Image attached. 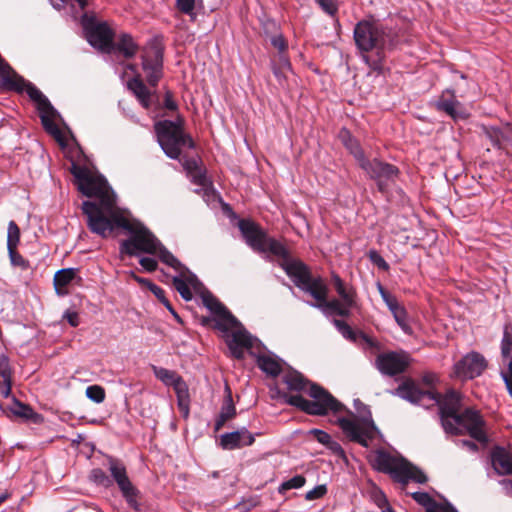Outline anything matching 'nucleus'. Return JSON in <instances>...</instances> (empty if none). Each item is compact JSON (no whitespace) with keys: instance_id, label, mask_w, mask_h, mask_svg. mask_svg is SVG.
<instances>
[{"instance_id":"f257e3e1","label":"nucleus","mask_w":512,"mask_h":512,"mask_svg":"<svg viewBox=\"0 0 512 512\" xmlns=\"http://www.w3.org/2000/svg\"><path fill=\"white\" fill-rule=\"evenodd\" d=\"M69 171L74 177L77 189L86 197L97 200L82 203L87 227L92 233L106 238L116 228H121L130 235L120 242L121 255L156 254L160 240L142 222L128 218L116 206V196L112 188L97 169L82 162H71Z\"/></svg>"},{"instance_id":"f03ea898","label":"nucleus","mask_w":512,"mask_h":512,"mask_svg":"<svg viewBox=\"0 0 512 512\" xmlns=\"http://www.w3.org/2000/svg\"><path fill=\"white\" fill-rule=\"evenodd\" d=\"M390 393L412 404L427 407L437 404L445 433L456 436L468 434L479 443L488 442L486 422L480 411L469 407L460 412L461 395L455 390H449L442 396L434 390L421 389L414 380L407 378Z\"/></svg>"},{"instance_id":"7ed1b4c3","label":"nucleus","mask_w":512,"mask_h":512,"mask_svg":"<svg viewBox=\"0 0 512 512\" xmlns=\"http://www.w3.org/2000/svg\"><path fill=\"white\" fill-rule=\"evenodd\" d=\"M308 393L313 400H308L301 395H288L286 393L282 397L287 404L313 416H325L329 412L336 414L346 411L353 418L339 417L336 424L350 441L365 448L370 446V442L375 439L379 430L373 421L371 411L366 405L360 400H355V406L360 413V418L356 419L351 410L347 409L344 404L322 386L311 383Z\"/></svg>"},{"instance_id":"20e7f679","label":"nucleus","mask_w":512,"mask_h":512,"mask_svg":"<svg viewBox=\"0 0 512 512\" xmlns=\"http://www.w3.org/2000/svg\"><path fill=\"white\" fill-rule=\"evenodd\" d=\"M354 41L364 62L374 71L383 67L385 50L396 42V33L388 26L374 19L359 21L353 32Z\"/></svg>"},{"instance_id":"39448f33","label":"nucleus","mask_w":512,"mask_h":512,"mask_svg":"<svg viewBox=\"0 0 512 512\" xmlns=\"http://www.w3.org/2000/svg\"><path fill=\"white\" fill-rule=\"evenodd\" d=\"M0 83L10 90L17 92L25 91L29 98L36 104L44 129L51 134L62 147H64L63 134L55 123L57 111L51 105L48 98L34 84L19 76L5 62L0 64Z\"/></svg>"},{"instance_id":"423d86ee","label":"nucleus","mask_w":512,"mask_h":512,"mask_svg":"<svg viewBox=\"0 0 512 512\" xmlns=\"http://www.w3.org/2000/svg\"><path fill=\"white\" fill-rule=\"evenodd\" d=\"M154 129L159 145L169 158L177 159L186 150L196 147L190 134L185 132L184 120L180 117L175 121H158Z\"/></svg>"},{"instance_id":"0eeeda50","label":"nucleus","mask_w":512,"mask_h":512,"mask_svg":"<svg viewBox=\"0 0 512 512\" xmlns=\"http://www.w3.org/2000/svg\"><path fill=\"white\" fill-rule=\"evenodd\" d=\"M280 267L293 281L294 285L305 293L311 295L315 300L322 299L324 280L318 276L313 277L309 267L299 259H292L287 250L285 257H280Z\"/></svg>"},{"instance_id":"6e6552de","label":"nucleus","mask_w":512,"mask_h":512,"mask_svg":"<svg viewBox=\"0 0 512 512\" xmlns=\"http://www.w3.org/2000/svg\"><path fill=\"white\" fill-rule=\"evenodd\" d=\"M238 228L246 244L257 253H271L276 257H285L287 248L284 244L273 237L256 222L250 219H241Z\"/></svg>"},{"instance_id":"1a4fd4ad","label":"nucleus","mask_w":512,"mask_h":512,"mask_svg":"<svg viewBox=\"0 0 512 512\" xmlns=\"http://www.w3.org/2000/svg\"><path fill=\"white\" fill-rule=\"evenodd\" d=\"M107 462L111 477L116 482L127 505L135 511H140L141 503L139 499L141 493L129 479L127 469L123 462L112 456L107 458Z\"/></svg>"},{"instance_id":"9d476101","label":"nucleus","mask_w":512,"mask_h":512,"mask_svg":"<svg viewBox=\"0 0 512 512\" xmlns=\"http://www.w3.org/2000/svg\"><path fill=\"white\" fill-rule=\"evenodd\" d=\"M81 24L88 42L96 49L110 53L114 48V31L105 22H96L95 17L88 13L81 16Z\"/></svg>"},{"instance_id":"9b49d317","label":"nucleus","mask_w":512,"mask_h":512,"mask_svg":"<svg viewBox=\"0 0 512 512\" xmlns=\"http://www.w3.org/2000/svg\"><path fill=\"white\" fill-rule=\"evenodd\" d=\"M361 168L376 182L378 191L388 196L390 186L395 183L399 169L388 162H360Z\"/></svg>"},{"instance_id":"f8f14e48","label":"nucleus","mask_w":512,"mask_h":512,"mask_svg":"<svg viewBox=\"0 0 512 512\" xmlns=\"http://www.w3.org/2000/svg\"><path fill=\"white\" fill-rule=\"evenodd\" d=\"M410 363V355L404 351L380 353L375 359V366L379 372L390 377L404 373Z\"/></svg>"},{"instance_id":"ddd939ff","label":"nucleus","mask_w":512,"mask_h":512,"mask_svg":"<svg viewBox=\"0 0 512 512\" xmlns=\"http://www.w3.org/2000/svg\"><path fill=\"white\" fill-rule=\"evenodd\" d=\"M204 306L214 315L216 327L226 332L229 327L240 325L238 319L210 292L202 295Z\"/></svg>"},{"instance_id":"4468645a","label":"nucleus","mask_w":512,"mask_h":512,"mask_svg":"<svg viewBox=\"0 0 512 512\" xmlns=\"http://www.w3.org/2000/svg\"><path fill=\"white\" fill-rule=\"evenodd\" d=\"M486 368L487 361L484 356L472 351L454 364V374L460 379H474L479 377Z\"/></svg>"},{"instance_id":"2eb2a0df","label":"nucleus","mask_w":512,"mask_h":512,"mask_svg":"<svg viewBox=\"0 0 512 512\" xmlns=\"http://www.w3.org/2000/svg\"><path fill=\"white\" fill-rule=\"evenodd\" d=\"M142 69L146 80L152 87H156L163 75V54L159 49L153 48L142 55Z\"/></svg>"},{"instance_id":"dca6fc26","label":"nucleus","mask_w":512,"mask_h":512,"mask_svg":"<svg viewBox=\"0 0 512 512\" xmlns=\"http://www.w3.org/2000/svg\"><path fill=\"white\" fill-rule=\"evenodd\" d=\"M435 108L438 111L446 113L454 121L465 120L469 117V112L465 106L456 99L452 90H445L435 102Z\"/></svg>"},{"instance_id":"f3484780","label":"nucleus","mask_w":512,"mask_h":512,"mask_svg":"<svg viewBox=\"0 0 512 512\" xmlns=\"http://www.w3.org/2000/svg\"><path fill=\"white\" fill-rule=\"evenodd\" d=\"M377 289L402 331L405 334L411 335L413 330L408 322V314L405 307L402 306L397 298L390 294L380 282L377 283Z\"/></svg>"},{"instance_id":"a211bd4d","label":"nucleus","mask_w":512,"mask_h":512,"mask_svg":"<svg viewBox=\"0 0 512 512\" xmlns=\"http://www.w3.org/2000/svg\"><path fill=\"white\" fill-rule=\"evenodd\" d=\"M370 462L375 470L389 474L396 481L405 460L394 457L385 450H377Z\"/></svg>"},{"instance_id":"6ab92c4d","label":"nucleus","mask_w":512,"mask_h":512,"mask_svg":"<svg viewBox=\"0 0 512 512\" xmlns=\"http://www.w3.org/2000/svg\"><path fill=\"white\" fill-rule=\"evenodd\" d=\"M261 433L252 434L246 427L224 433L220 436V446L224 450H235L251 446L255 442V436Z\"/></svg>"},{"instance_id":"aec40b11","label":"nucleus","mask_w":512,"mask_h":512,"mask_svg":"<svg viewBox=\"0 0 512 512\" xmlns=\"http://www.w3.org/2000/svg\"><path fill=\"white\" fill-rule=\"evenodd\" d=\"M322 299L315 300L316 302H309V305L320 309L326 316L337 315L341 317H349L351 309L354 306H348L343 301L338 299L327 300L328 287L326 283L323 285Z\"/></svg>"},{"instance_id":"412c9836","label":"nucleus","mask_w":512,"mask_h":512,"mask_svg":"<svg viewBox=\"0 0 512 512\" xmlns=\"http://www.w3.org/2000/svg\"><path fill=\"white\" fill-rule=\"evenodd\" d=\"M491 466L498 476L512 475V452L500 445H495L489 454Z\"/></svg>"},{"instance_id":"4be33fe9","label":"nucleus","mask_w":512,"mask_h":512,"mask_svg":"<svg viewBox=\"0 0 512 512\" xmlns=\"http://www.w3.org/2000/svg\"><path fill=\"white\" fill-rule=\"evenodd\" d=\"M236 330L226 340L231 355L236 359L244 358V349L252 347V337L242 324L234 327Z\"/></svg>"},{"instance_id":"5701e85b","label":"nucleus","mask_w":512,"mask_h":512,"mask_svg":"<svg viewBox=\"0 0 512 512\" xmlns=\"http://www.w3.org/2000/svg\"><path fill=\"white\" fill-rule=\"evenodd\" d=\"M129 90L133 92L141 106L145 109H150L156 101L155 93L151 92L144 84L140 75H136L127 83Z\"/></svg>"},{"instance_id":"b1692460","label":"nucleus","mask_w":512,"mask_h":512,"mask_svg":"<svg viewBox=\"0 0 512 512\" xmlns=\"http://www.w3.org/2000/svg\"><path fill=\"white\" fill-rule=\"evenodd\" d=\"M183 170L193 184L204 189L212 185L211 179L207 176L204 162H183Z\"/></svg>"},{"instance_id":"393cba45","label":"nucleus","mask_w":512,"mask_h":512,"mask_svg":"<svg viewBox=\"0 0 512 512\" xmlns=\"http://www.w3.org/2000/svg\"><path fill=\"white\" fill-rule=\"evenodd\" d=\"M411 496L415 502L426 508L425 512H458L451 503H438L427 492H414Z\"/></svg>"},{"instance_id":"a878e982","label":"nucleus","mask_w":512,"mask_h":512,"mask_svg":"<svg viewBox=\"0 0 512 512\" xmlns=\"http://www.w3.org/2000/svg\"><path fill=\"white\" fill-rule=\"evenodd\" d=\"M156 254L162 263L173 268L181 275H187L188 280H196V275L181 263L161 242Z\"/></svg>"},{"instance_id":"bb28decb","label":"nucleus","mask_w":512,"mask_h":512,"mask_svg":"<svg viewBox=\"0 0 512 512\" xmlns=\"http://www.w3.org/2000/svg\"><path fill=\"white\" fill-rule=\"evenodd\" d=\"M236 416V408L233 403L231 389L228 384L225 385V398L221 406L220 413L215 421L214 430L219 431L224 424Z\"/></svg>"},{"instance_id":"cd10ccee","label":"nucleus","mask_w":512,"mask_h":512,"mask_svg":"<svg viewBox=\"0 0 512 512\" xmlns=\"http://www.w3.org/2000/svg\"><path fill=\"white\" fill-rule=\"evenodd\" d=\"M332 283L335 291L343 301L348 306H356L357 304V292L356 289L352 285L346 284L338 274L332 273Z\"/></svg>"},{"instance_id":"c85d7f7f","label":"nucleus","mask_w":512,"mask_h":512,"mask_svg":"<svg viewBox=\"0 0 512 512\" xmlns=\"http://www.w3.org/2000/svg\"><path fill=\"white\" fill-rule=\"evenodd\" d=\"M12 374L8 356L0 354V393L4 398H9L11 395Z\"/></svg>"},{"instance_id":"c756f323","label":"nucleus","mask_w":512,"mask_h":512,"mask_svg":"<svg viewBox=\"0 0 512 512\" xmlns=\"http://www.w3.org/2000/svg\"><path fill=\"white\" fill-rule=\"evenodd\" d=\"M177 397V406L184 419L189 417L190 413V394L187 383L183 378L177 379L175 385H173Z\"/></svg>"},{"instance_id":"7c9ffc66","label":"nucleus","mask_w":512,"mask_h":512,"mask_svg":"<svg viewBox=\"0 0 512 512\" xmlns=\"http://www.w3.org/2000/svg\"><path fill=\"white\" fill-rule=\"evenodd\" d=\"M396 481L402 484H407L409 481L424 484L428 481V477L417 466H414L405 460L401 469V473L399 474Z\"/></svg>"},{"instance_id":"2f4dec72","label":"nucleus","mask_w":512,"mask_h":512,"mask_svg":"<svg viewBox=\"0 0 512 512\" xmlns=\"http://www.w3.org/2000/svg\"><path fill=\"white\" fill-rule=\"evenodd\" d=\"M138 50L139 46L133 37L128 33H122L119 35L116 43H114L112 51L118 52L125 58L130 59L137 54Z\"/></svg>"},{"instance_id":"473e14b6","label":"nucleus","mask_w":512,"mask_h":512,"mask_svg":"<svg viewBox=\"0 0 512 512\" xmlns=\"http://www.w3.org/2000/svg\"><path fill=\"white\" fill-rule=\"evenodd\" d=\"M11 404H3L0 402V410L5 414H12L13 416L20 417L23 419H31L34 415L33 409L22 402H20L14 396H11Z\"/></svg>"},{"instance_id":"72a5a7b5","label":"nucleus","mask_w":512,"mask_h":512,"mask_svg":"<svg viewBox=\"0 0 512 512\" xmlns=\"http://www.w3.org/2000/svg\"><path fill=\"white\" fill-rule=\"evenodd\" d=\"M257 366L267 375L277 377L282 371L279 360L271 355H258L256 359Z\"/></svg>"},{"instance_id":"f704fd0d","label":"nucleus","mask_w":512,"mask_h":512,"mask_svg":"<svg viewBox=\"0 0 512 512\" xmlns=\"http://www.w3.org/2000/svg\"><path fill=\"white\" fill-rule=\"evenodd\" d=\"M283 382L287 385V388L292 391H303L309 384V381L297 371H288L282 377Z\"/></svg>"},{"instance_id":"c9c22d12","label":"nucleus","mask_w":512,"mask_h":512,"mask_svg":"<svg viewBox=\"0 0 512 512\" xmlns=\"http://www.w3.org/2000/svg\"><path fill=\"white\" fill-rule=\"evenodd\" d=\"M197 281H198L197 278H196V280H188L187 275H181V274H179L178 276H174L172 278V283H173L174 288L181 295V297L186 301H190L193 297V294L189 288V284L193 285Z\"/></svg>"},{"instance_id":"e433bc0d","label":"nucleus","mask_w":512,"mask_h":512,"mask_svg":"<svg viewBox=\"0 0 512 512\" xmlns=\"http://www.w3.org/2000/svg\"><path fill=\"white\" fill-rule=\"evenodd\" d=\"M76 272L75 268H65L55 273L53 281L58 294H61L59 288L67 286L75 278Z\"/></svg>"},{"instance_id":"4c0bfd02","label":"nucleus","mask_w":512,"mask_h":512,"mask_svg":"<svg viewBox=\"0 0 512 512\" xmlns=\"http://www.w3.org/2000/svg\"><path fill=\"white\" fill-rule=\"evenodd\" d=\"M343 144L355 158L362 157L358 142L351 136L348 130L342 129L339 134Z\"/></svg>"},{"instance_id":"58836bf2","label":"nucleus","mask_w":512,"mask_h":512,"mask_svg":"<svg viewBox=\"0 0 512 512\" xmlns=\"http://www.w3.org/2000/svg\"><path fill=\"white\" fill-rule=\"evenodd\" d=\"M154 372H155V376L166 385L173 386L177 382V379L182 378L175 371H172V370H169L166 368H155Z\"/></svg>"},{"instance_id":"ea45409f","label":"nucleus","mask_w":512,"mask_h":512,"mask_svg":"<svg viewBox=\"0 0 512 512\" xmlns=\"http://www.w3.org/2000/svg\"><path fill=\"white\" fill-rule=\"evenodd\" d=\"M152 293L155 297L167 308V310L173 315V317L178 321L182 322L181 317L175 311L170 301L166 298L165 291L160 286H153Z\"/></svg>"},{"instance_id":"a19ab883","label":"nucleus","mask_w":512,"mask_h":512,"mask_svg":"<svg viewBox=\"0 0 512 512\" xmlns=\"http://www.w3.org/2000/svg\"><path fill=\"white\" fill-rule=\"evenodd\" d=\"M89 479L96 485L104 488H108L112 485V480L101 468L92 469L89 474Z\"/></svg>"},{"instance_id":"79ce46f5","label":"nucleus","mask_w":512,"mask_h":512,"mask_svg":"<svg viewBox=\"0 0 512 512\" xmlns=\"http://www.w3.org/2000/svg\"><path fill=\"white\" fill-rule=\"evenodd\" d=\"M20 242V229L15 221L8 224L7 250L17 248Z\"/></svg>"},{"instance_id":"37998d69","label":"nucleus","mask_w":512,"mask_h":512,"mask_svg":"<svg viewBox=\"0 0 512 512\" xmlns=\"http://www.w3.org/2000/svg\"><path fill=\"white\" fill-rule=\"evenodd\" d=\"M306 479L303 475H295L291 479L284 481L278 488L280 494H284L291 489H299L304 486Z\"/></svg>"},{"instance_id":"c03bdc74","label":"nucleus","mask_w":512,"mask_h":512,"mask_svg":"<svg viewBox=\"0 0 512 512\" xmlns=\"http://www.w3.org/2000/svg\"><path fill=\"white\" fill-rule=\"evenodd\" d=\"M333 324L344 338L353 342L356 341L357 333L352 329V327L348 323L340 319H333Z\"/></svg>"},{"instance_id":"a18cd8bd","label":"nucleus","mask_w":512,"mask_h":512,"mask_svg":"<svg viewBox=\"0 0 512 512\" xmlns=\"http://www.w3.org/2000/svg\"><path fill=\"white\" fill-rule=\"evenodd\" d=\"M501 355L504 359L512 358V333L506 326L501 340Z\"/></svg>"},{"instance_id":"49530a36","label":"nucleus","mask_w":512,"mask_h":512,"mask_svg":"<svg viewBox=\"0 0 512 512\" xmlns=\"http://www.w3.org/2000/svg\"><path fill=\"white\" fill-rule=\"evenodd\" d=\"M8 255L13 267H19L21 270H28L30 268L29 261L18 253L17 248L9 249Z\"/></svg>"},{"instance_id":"de8ad7c7","label":"nucleus","mask_w":512,"mask_h":512,"mask_svg":"<svg viewBox=\"0 0 512 512\" xmlns=\"http://www.w3.org/2000/svg\"><path fill=\"white\" fill-rule=\"evenodd\" d=\"M86 396L95 403H102L105 399V390L99 385H91L86 389Z\"/></svg>"},{"instance_id":"09e8293b","label":"nucleus","mask_w":512,"mask_h":512,"mask_svg":"<svg viewBox=\"0 0 512 512\" xmlns=\"http://www.w3.org/2000/svg\"><path fill=\"white\" fill-rule=\"evenodd\" d=\"M316 3L329 16L335 17L338 12V0H316Z\"/></svg>"},{"instance_id":"8fccbe9b","label":"nucleus","mask_w":512,"mask_h":512,"mask_svg":"<svg viewBox=\"0 0 512 512\" xmlns=\"http://www.w3.org/2000/svg\"><path fill=\"white\" fill-rule=\"evenodd\" d=\"M176 8L183 14L193 15L195 9V0H176Z\"/></svg>"},{"instance_id":"3c124183","label":"nucleus","mask_w":512,"mask_h":512,"mask_svg":"<svg viewBox=\"0 0 512 512\" xmlns=\"http://www.w3.org/2000/svg\"><path fill=\"white\" fill-rule=\"evenodd\" d=\"M327 493L326 485H317L312 490L308 491L305 495V499L308 501L322 498Z\"/></svg>"},{"instance_id":"603ef678","label":"nucleus","mask_w":512,"mask_h":512,"mask_svg":"<svg viewBox=\"0 0 512 512\" xmlns=\"http://www.w3.org/2000/svg\"><path fill=\"white\" fill-rule=\"evenodd\" d=\"M308 434L313 435L314 438L319 443H321L325 446H327L332 439L331 436L327 432H325L321 429H317V428H313V429L309 430Z\"/></svg>"},{"instance_id":"864d4df0","label":"nucleus","mask_w":512,"mask_h":512,"mask_svg":"<svg viewBox=\"0 0 512 512\" xmlns=\"http://www.w3.org/2000/svg\"><path fill=\"white\" fill-rule=\"evenodd\" d=\"M368 256H369L370 261L373 264H375L377 267H379L380 269H383V270H388V268H389L388 263L376 250L369 251Z\"/></svg>"},{"instance_id":"5fc2aeb1","label":"nucleus","mask_w":512,"mask_h":512,"mask_svg":"<svg viewBox=\"0 0 512 512\" xmlns=\"http://www.w3.org/2000/svg\"><path fill=\"white\" fill-rule=\"evenodd\" d=\"M439 378L434 372H425L421 376V382L428 387L427 390H433L434 386L438 383Z\"/></svg>"},{"instance_id":"6e6d98bb","label":"nucleus","mask_w":512,"mask_h":512,"mask_svg":"<svg viewBox=\"0 0 512 512\" xmlns=\"http://www.w3.org/2000/svg\"><path fill=\"white\" fill-rule=\"evenodd\" d=\"M271 44L279 51V53L286 52L288 44L282 34H277L271 38Z\"/></svg>"},{"instance_id":"4d7b16f0","label":"nucleus","mask_w":512,"mask_h":512,"mask_svg":"<svg viewBox=\"0 0 512 512\" xmlns=\"http://www.w3.org/2000/svg\"><path fill=\"white\" fill-rule=\"evenodd\" d=\"M139 264L145 271L150 273L154 272L158 267L157 261L154 258L150 257H141L139 260Z\"/></svg>"},{"instance_id":"13d9d810","label":"nucleus","mask_w":512,"mask_h":512,"mask_svg":"<svg viewBox=\"0 0 512 512\" xmlns=\"http://www.w3.org/2000/svg\"><path fill=\"white\" fill-rule=\"evenodd\" d=\"M63 318L66 319L72 327H77L80 323L79 315L75 311L67 310L64 313Z\"/></svg>"},{"instance_id":"bf43d9fd","label":"nucleus","mask_w":512,"mask_h":512,"mask_svg":"<svg viewBox=\"0 0 512 512\" xmlns=\"http://www.w3.org/2000/svg\"><path fill=\"white\" fill-rule=\"evenodd\" d=\"M326 447L335 455L345 457V451L338 442L331 439L330 443Z\"/></svg>"},{"instance_id":"052dcab7","label":"nucleus","mask_w":512,"mask_h":512,"mask_svg":"<svg viewBox=\"0 0 512 512\" xmlns=\"http://www.w3.org/2000/svg\"><path fill=\"white\" fill-rule=\"evenodd\" d=\"M499 484L502 486V489L505 495L512 498V480L511 479H502L499 481Z\"/></svg>"},{"instance_id":"680f3d73","label":"nucleus","mask_w":512,"mask_h":512,"mask_svg":"<svg viewBox=\"0 0 512 512\" xmlns=\"http://www.w3.org/2000/svg\"><path fill=\"white\" fill-rule=\"evenodd\" d=\"M458 444L461 445L462 447H465L466 449H468L471 452H477L478 451V445L475 442H473V441H470V440H459Z\"/></svg>"},{"instance_id":"e2e57ef3","label":"nucleus","mask_w":512,"mask_h":512,"mask_svg":"<svg viewBox=\"0 0 512 512\" xmlns=\"http://www.w3.org/2000/svg\"><path fill=\"white\" fill-rule=\"evenodd\" d=\"M279 67L283 68V69H287V70H290L291 69V64H290V61L287 57V55L284 53H279Z\"/></svg>"},{"instance_id":"0e129e2a","label":"nucleus","mask_w":512,"mask_h":512,"mask_svg":"<svg viewBox=\"0 0 512 512\" xmlns=\"http://www.w3.org/2000/svg\"><path fill=\"white\" fill-rule=\"evenodd\" d=\"M164 105L169 110H175L177 108V104L172 99V95L169 92H167L165 95Z\"/></svg>"},{"instance_id":"69168bd1","label":"nucleus","mask_w":512,"mask_h":512,"mask_svg":"<svg viewBox=\"0 0 512 512\" xmlns=\"http://www.w3.org/2000/svg\"><path fill=\"white\" fill-rule=\"evenodd\" d=\"M135 281L140 284V285H143V286H146L151 292H152V289H153V286H157L156 284H154L153 282H151L149 279L147 278H143V277H140L138 276L137 278H135Z\"/></svg>"},{"instance_id":"338daca9","label":"nucleus","mask_w":512,"mask_h":512,"mask_svg":"<svg viewBox=\"0 0 512 512\" xmlns=\"http://www.w3.org/2000/svg\"><path fill=\"white\" fill-rule=\"evenodd\" d=\"M501 376L503 380L512 379V358H510L507 366V371L501 372Z\"/></svg>"},{"instance_id":"774afa93","label":"nucleus","mask_w":512,"mask_h":512,"mask_svg":"<svg viewBox=\"0 0 512 512\" xmlns=\"http://www.w3.org/2000/svg\"><path fill=\"white\" fill-rule=\"evenodd\" d=\"M506 388L508 390L509 395L512 397V378L503 380Z\"/></svg>"}]
</instances>
